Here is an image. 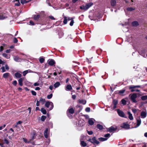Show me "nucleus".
I'll use <instances>...</instances> for the list:
<instances>
[{
  "label": "nucleus",
  "mask_w": 147,
  "mask_h": 147,
  "mask_svg": "<svg viewBox=\"0 0 147 147\" xmlns=\"http://www.w3.org/2000/svg\"><path fill=\"white\" fill-rule=\"evenodd\" d=\"M45 106L47 108H49V110H52L53 108V105L51 102L47 101L45 104Z\"/></svg>",
  "instance_id": "nucleus-1"
},
{
  "label": "nucleus",
  "mask_w": 147,
  "mask_h": 147,
  "mask_svg": "<svg viewBox=\"0 0 147 147\" xmlns=\"http://www.w3.org/2000/svg\"><path fill=\"white\" fill-rule=\"evenodd\" d=\"M146 49L144 48H142L138 51L139 54L144 57H145V53L146 52Z\"/></svg>",
  "instance_id": "nucleus-2"
},
{
  "label": "nucleus",
  "mask_w": 147,
  "mask_h": 147,
  "mask_svg": "<svg viewBox=\"0 0 147 147\" xmlns=\"http://www.w3.org/2000/svg\"><path fill=\"white\" fill-rule=\"evenodd\" d=\"M88 141L91 142L93 144H98L99 143V141L96 140V138L95 137H93L92 138H89Z\"/></svg>",
  "instance_id": "nucleus-3"
},
{
  "label": "nucleus",
  "mask_w": 147,
  "mask_h": 147,
  "mask_svg": "<svg viewBox=\"0 0 147 147\" xmlns=\"http://www.w3.org/2000/svg\"><path fill=\"white\" fill-rule=\"evenodd\" d=\"M130 96V98L133 102L134 103H136L137 102V101L136 100L137 98V94L136 93H134L132 95L130 94L129 96Z\"/></svg>",
  "instance_id": "nucleus-4"
},
{
  "label": "nucleus",
  "mask_w": 147,
  "mask_h": 147,
  "mask_svg": "<svg viewBox=\"0 0 147 147\" xmlns=\"http://www.w3.org/2000/svg\"><path fill=\"white\" fill-rule=\"evenodd\" d=\"M140 86L137 85L135 86H131L129 87V89L131 90V92H133L134 91H136V92H140V91L139 90H134V89L136 88H140Z\"/></svg>",
  "instance_id": "nucleus-5"
},
{
  "label": "nucleus",
  "mask_w": 147,
  "mask_h": 147,
  "mask_svg": "<svg viewBox=\"0 0 147 147\" xmlns=\"http://www.w3.org/2000/svg\"><path fill=\"white\" fill-rule=\"evenodd\" d=\"M117 111L119 116L122 117L126 118V117H125V113L122 111L120 110L119 109H117Z\"/></svg>",
  "instance_id": "nucleus-6"
},
{
  "label": "nucleus",
  "mask_w": 147,
  "mask_h": 147,
  "mask_svg": "<svg viewBox=\"0 0 147 147\" xmlns=\"http://www.w3.org/2000/svg\"><path fill=\"white\" fill-rule=\"evenodd\" d=\"M35 133L34 132H33L32 134V138L30 140H29V141H28L25 138H23V140L24 141L25 143H29L30 142V141L32 140H33L34 139V136L35 135Z\"/></svg>",
  "instance_id": "nucleus-7"
},
{
  "label": "nucleus",
  "mask_w": 147,
  "mask_h": 147,
  "mask_svg": "<svg viewBox=\"0 0 147 147\" xmlns=\"http://www.w3.org/2000/svg\"><path fill=\"white\" fill-rule=\"evenodd\" d=\"M85 124V122L84 120H80L76 122V125L78 127H82Z\"/></svg>",
  "instance_id": "nucleus-8"
},
{
  "label": "nucleus",
  "mask_w": 147,
  "mask_h": 147,
  "mask_svg": "<svg viewBox=\"0 0 147 147\" xmlns=\"http://www.w3.org/2000/svg\"><path fill=\"white\" fill-rule=\"evenodd\" d=\"M63 18L64 19L63 22L64 24H66L67 23V21H70L72 19H74V18H73L69 17L64 16Z\"/></svg>",
  "instance_id": "nucleus-9"
},
{
  "label": "nucleus",
  "mask_w": 147,
  "mask_h": 147,
  "mask_svg": "<svg viewBox=\"0 0 147 147\" xmlns=\"http://www.w3.org/2000/svg\"><path fill=\"white\" fill-rule=\"evenodd\" d=\"M49 134V131L48 128H46L44 132V135L45 137L46 138H48V136Z\"/></svg>",
  "instance_id": "nucleus-10"
},
{
  "label": "nucleus",
  "mask_w": 147,
  "mask_h": 147,
  "mask_svg": "<svg viewBox=\"0 0 147 147\" xmlns=\"http://www.w3.org/2000/svg\"><path fill=\"white\" fill-rule=\"evenodd\" d=\"M1 69L2 70L1 72H4L6 71L5 69L8 70L9 69V67L8 65L6 64L5 65V67L4 66L2 67L1 68Z\"/></svg>",
  "instance_id": "nucleus-11"
},
{
  "label": "nucleus",
  "mask_w": 147,
  "mask_h": 147,
  "mask_svg": "<svg viewBox=\"0 0 147 147\" xmlns=\"http://www.w3.org/2000/svg\"><path fill=\"white\" fill-rule=\"evenodd\" d=\"M113 106V109H115L117 108V105L118 104V100L116 99H113L112 101Z\"/></svg>",
  "instance_id": "nucleus-12"
},
{
  "label": "nucleus",
  "mask_w": 147,
  "mask_h": 147,
  "mask_svg": "<svg viewBox=\"0 0 147 147\" xmlns=\"http://www.w3.org/2000/svg\"><path fill=\"white\" fill-rule=\"evenodd\" d=\"M47 63L48 64L51 66L54 65L55 64V61L53 59H49Z\"/></svg>",
  "instance_id": "nucleus-13"
},
{
  "label": "nucleus",
  "mask_w": 147,
  "mask_h": 147,
  "mask_svg": "<svg viewBox=\"0 0 147 147\" xmlns=\"http://www.w3.org/2000/svg\"><path fill=\"white\" fill-rule=\"evenodd\" d=\"M7 16L3 13H0V20H3L7 18Z\"/></svg>",
  "instance_id": "nucleus-14"
},
{
  "label": "nucleus",
  "mask_w": 147,
  "mask_h": 147,
  "mask_svg": "<svg viewBox=\"0 0 147 147\" xmlns=\"http://www.w3.org/2000/svg\"><path fill=\"white\" fill-rule=\"evenodd\" d=\"M121 127L126 129H128L129 128V126L128 124H127L125 123H124Z\"/></svg>",
  "instance_id": "nucleus-15"
},
{
  "label": "nucleus",
  "mask_w": 147,
  "mask_h": 147,
  "mask_svg": "<svg viewBox=\"0 0 147 147\" xmlns=\"http://www.w3.org/2000/svg\"><path fill=\"white\" fill-rule=\"evenodd\" d=\"M94 119L93 118L90 119L88 120V123L90 125H92L94 124Z\"/></svg>",
  "instance_id": "nucleus-16"
},
{
  "label": "nucleus",
  "mask_w": 147,
  "mask_h": 147,
  "mask_svg": "<svg viewBox=\"0 0 147 147\" xmlns=\"http://www.w3.org/2000/svg\"><path fill=\"white\" fill-rule=\"evenodd\" d=\"M117 130V127L116 126L113 125L111 127V132L115 131Z\"/></svg>",
  "instance_id": "nucleus-17"
},
{
  "label": "nucleus",
  "mask_w": 147,
  "mask_h": 147,
  "mask_svg": "<svg viewBox=\"0 0 147 147\" xmlns=\"http://www.w3.org/2000/svg\"><path fill=\"white\" fill-rule=\"evenodd\" d=\"M125 90L123 89L122 90H120L119 91L118 94L121 96H123V94L125 92Z\"/></svg>",
  "instance_id": "nucleus-18"
},
{
  "label": "nucleus",
  "mask_w": 147,
  "mask_h": 147,
  "mask_svg": "<svg viewBox=\"0 0 147 147\" xmlns=\"http://www.w3.org/2000/svg\"><path fill=\"white\" fill-rule=\"evenodd\" d=\"M141 116L142 118H145L146 116V113L144 111H142L141 113Z\"/></svg>",
  "instance_id": "nucleus-19"
},
{
  "label": "nucleus",
  "mask_w": 147,
  "mask_h": 147,
  "mask_svg": "<svg viewBox=\"0 0 147 147\" xmlns=\"http://www.w3.org/2000/svg\"><path fill=\"white\" fill-rule=\"evenodd\" d=\"M13 2H15V5L19 6L20 4L19 0H14Z\"/></svg>",
  "instance_id": "nucleus-20"
},
{
  "label": "nucleus",
  "mask_w": 147,
  "mask_h": 147,
  "mask_svg": "<svg viewBox=\"0 0 147 147\" xmlns=\"http://www.w3.org/2000/svg\"><path fill=\"white\" fill-rule=\"evenodd\" d=\"M61 84L59 82H56L54 84L53 86L55 88L58 87Z\"/></svg>",
  "instance_id": "nucleus-21"
},
{
  "label": "nucleus",
  "mask_w": 147,
  "mask_h": 147,
  "mask_svg": "<svg viewBox=\"0 0 147 147\" xmlns=\"http://www.w3.org/2000/svg\"><path fill=\"white\" fill-rule=\"evenodd\" d=\"M71 89H72V87L70 85H67L65 88V90L67 91L70 90Z\"/></svg>",
  "instance_id": "nucleus-22"
},
{
  "label": "nucleus",
  "mask_w": 147,
  "mask_h": 147,
  "mask_svg": "<svg viewBox=\"0 0 147 147\" xmlns=\"http://www.w3.org/2000/svg\"><path fill=\"white\" fill-rule=\"evenodd\" d=\"M15 76L17 78H20L22 76V75L18 72H16L15 74Z\"/></svg>",
  "instance_id": "nucleus-23"
},
{
  "label": "nucleus",
  "mask_w": 147,
  "mask_h": 147,
  "mask_svg": "<svg viewBox=\"0 0 147 147\" xmlns=\"http://www.w3.org/2000/svg\"><path fill=\"white\" fill-rule=\"evenodd\" d=\"M127 113L129 115L128 117L130 120H132L133 119V117L132 114L129 111Z\"/></svg>",
  "instance_id": "nucleus-24"
},
{
  "label": "nucleus",
  "mask_w": 147,
  "mask_h": 147,
  "mask_svg": "<svg viewBox=\"0 0 147 147\" xmlns=\"http://www.w3.org/2000/svg\"><path fill=\"white\" fill-rule=\"evenodd\" d=\"M93 5V3L92 2L89 3L86 5V7L88 9L89 8L91 7Z\"/></svg>",
  "instance_id": "nucleus-25"
},
{
  "label": "nucleus",
  "mask_w": 147,
  "mask_h": 147,
  "mask_svg": "<svg viewBox=\"0 0 147 147\" xmlns=\"http://www.w3.org/2000/svg\"><path fill=\"white\" fill-rule=\"evenodd\" d=\"M3 56L6 58V59H9L10 57V55L9 54H7L5 53H3L2 54Z\"/></svg>",
  "instance_id": "nucleus-26"
},
{
  "label": "nucleus",
  "mask_w": 147,
  "mask_h": 147,
  "mask_svg": "<svg viewBox=\"0 0 147 147\" xmlns=\"http://www.w3.org/2000/svg\"><path fill=\"white\" fill-rule=\"evenodd\" d=\"M78 101L79 103L82 104L83 105H85L86 103V100L83 99H80Z\"/></svg>",
  "instance_id": "nucleus-27"
},
{
  "label": "nucleus",
  "mask_w": 147,
  "mask_h": 147,
  "mask_svg": "<svg viewBox=\"0 0 147 147\" xmlns=\"http://www.w3.org/2000/svg\"><path fill=\"white\" fill-rule=\"evenodd\" d=\"M23 80L22 78H20L18 80L19 84L21 86H22L23 85Z\"/></svg>",
  "instance_id": "nucleus-28"
},
{
  "label": "nucleus",
  "mask_w": 147,
  "mask_h": 147,
  "mask_svg": "<svg viewBox=\"0 0 147 147\" xmlns=\"http://www.w3.org/2000/svg\"><path fill=\"white\" fill-rule=\"evenodd\" d=\"M80 144L81 146L84 147L86 146L87 144L84 141H81Z\"/></svg>",
  "instance_id": "nucleus-29"
},
{
  "label": "nucleus",
  "mask_w": 147,
  "mask_h": 147,
  "mask_svg": "<svg viewBox=\"0 0 147 147\" xmlns=\"http://www.w3.org/2000/svg\"><path fill=\"white\" fill-rule=\"evenodd\" d=\"M80 8L82 10H84V11H85L87 10L86 7L85 5H82L81 6H80Z\"/></svg>",
  "instance_id": "nucleus-30"
},
{
  "label": "nucleus",
  "mask_w": 147,
  "mask_h": 147,
  "mask_svg": "<svg viewBox=\"0 0 147 147\" xmlns=\"http://www.w3.org/2000/svg\"><path fill=\"white\" fill-rule=\"evenodd\" d=\"M116 4V1L115 0H111V6H114Z\"/></svg>",
  "instance_id": "nucleus-31"
},
{
  "label": "nucleus",
  "mask_w": 147,
  "mask_h": 147,
  "mask_svg": "<svg viewBox=\"0 0 147 147\" xmlns=\"http://www.w3.org/2000/svg\"><path fill=\"white\" fill-rule=\"evenodd\" d=\"M132 25L134 26H136L139 25L137 21H134L132 23Z\"/></svg>",
  "instance_id": "nucleus-32"
},
{
  "label": "nucleus",
  "mask_w": 147,
  "mask_h": 147,
  "mask_svg": "<svg viewBox=\"0 0 147 147\" xmlns=\"http://www.w3.org/2000/svg\"><path fill=\"white\" fill-rule=\"evenodd\" d=\"M9 75V73H6L4 74L3 75V77L5 78H6L8 77Z\"/></svg>",
  "instance_id": "nucleus-33"
},
{
  "label": "nucleus",
  "mask_w": 147,
  "mask_h": 147,
  "mask_svg": "<svg viewBox=\"0 0 147 147\" xmlns=\"http://www.w3.org/2000/svg\"><path fill=\"white\" fill-rule=\"evenodd\" d=\"M42 113H43V114L45 115L47 113V111L44 108H42L40 110Z\"/></svg>",
  "instance_id": "nucleus-34"
},
{
  "label": "nucleus",
  "mask_w": 147,
  "mask_h": 147,
  "mask_svg": "<svg viewBox=\"0 0 147 147\" xmlns=\"http://www.w3.org/2000/svg\"><path fill=\"white\" fill-rule=\"evenodd\" d=\"M108 138H98V140L101 141L103 142L107 140Z\"/></svg>",
  "instance_id": "nucleus-35"
},
{
  "label": "nucleus",
  "mask_w": 147,
  "mask_h": 147,
  "mask_svg": "<svg viewBox=\"0 0 147 147\" xmlns=\"http://www.w3.org/2000/svg\"><path fill=\"white\" fill-rule=\"evenodd\" d=\"M39 101L40 102L42 103V105H43L44 104L45 101V99L42 98H40Z\"/></svg>",
  "instance_id": "nucleus-36"
},
{
  "label": "nucleus",
  "mask_w": 147,
  "mask_h": 147,
  "mask_svg": "<svg viewBox=\"0 0 147 147\" xmlns=\"http://www.w3.org/2000/svg\"><path fill=\"white\" fill-rule=\"evenodd\" d=\"M69 112L71 114H73L74 113V110L73 108H71L68 109Z\"/></svg>",
  "instance_id": "nucleus-37"
},
{
  "label": "nucleus",
  "mask_w": 147,
  "mask_h": 147,
  "mask_svg": "<svg viewBox=\"0 0 147 147\" xmlns=\"http://www.w3.org/2000/svg\"><path fill=\"white\" fill-rule=\"evenodd\" d=\"M20 59V58H19L18 56H16L14 58V60L17 62H19Z\"/></svg>",
  "instance_id": "nucleus-38"
},
{
  "label": "nucleus",
  "mask_w": 147,
  "mask_h": 147,
  "mask_svg": "<svg viewBox=\"0 0 147 147\" xmlns=\"http://www.w3.org/2000/svg\"><path fill=\"white\" fill-rule=\"evenodd\" d=\"M97 127L100 130H102L103 129V126L99 124L97 125Z\"/></svg>",
  "instance_id": "nucleus-39"
},
{
  "label": "nucleus",
  "mask_w": 147,
  "mask_h": 147,
  "mask_svg": "<svg viewBox=\"0 0 147 147\" xmlns=\"http://www.w3.org/2000/svg\"><path fill=\"white\" fill-rule=\"evenodd\" d=\"M141 120L140 119H139L137 120V127L139 126L141 124Z\"/></svg>",
  "instance_id": "nucleus-40"
},
{
  "label": "nucleus",
  "mask_w": 147,
  "mask_h": 147,
  "mask_svg": "<svg viewBox=\"0 0 147 147\" xmlns=\"http://www.w3.org/2000/svg\"><path fill=\"white\" fill-rule=\"evenodd\" d=\"M46 118V116L44 115H42L41 117V120L42 121H45Z\"/></svg>",
  "instance_id": "nucleus-41"
},
{
  "label": "nucleus",
  "mask_w": 147,
  "mask_h": 147,
  "mask_svg": "<svg viewBox=\"0 0 147 147\" xmlns=\"http://www.w3.org/2000/svg\"><path fill=\"white\" fill-rule=\"evenodd\" d=\"M121 102L122 104L124 105H126L127 103L126 101L124 99H122L121 100Z\"/></svg>",
  "instance_id": "nucleus-42"
},
{
  "label": "nucleus",
  "mask_w": 147,
  "mask_h": 147,
  "mask_svg": "<svg viewBox=\"0 0 147 147\" xmlns=\"http://www.w3.org/2000/svg\"><path fill=\"white\" fill-rule=\"evenodd\" d=\"M127 10L128 11H131L135 9V8H134L131 7H128L127 9Z\"/></svg>",
  "instance_id": "nucleus-43"
},
{
  "label": "nucleus",
  "mask_w": 147,
  "mask_h": 147,
  "mask_svg": "<svg viewBox=\"0 0 147 147\" xmlns=\"http://www.w3.org/2000/svg\"><path fill=\"white\" fill-rule=\"evenodd\" d=\"M141 99L142 100H145L147 99V95L143 96L141 97Z\"/></svg>",
  "instance_id": "nucleus-44"
},
{
  "label": "nucleus",
  "mask_w": 147,
  "mask_h": 147,
  "mask_svg": "<svg viewBox=\"0 0 147 147\" xmlns=\"http://www.w3.org/2000/svg\"><path fill=\"white\" fill-rule=\"evenodd\" d=\"M40 17L39 15H35L34 17V18L35 20H38Z\"/></svg>",
  "instance_id": "nucleus-45"
},
{
  "label": "nucleus",
  "mask_w": 147,
  "mask_h": 147,
  "mask_svg": "<svg viewBox=\"0 0 147 147\" xmlns=\"http://www.w3.org/2000/svg\"><path fill=\"white\" fill-rule=\"evenodd\" d=\"M29 1H27L26 0H21V3L22 4H24L29 2Z\"/></svg>",
  "instance_id": "nucleus-46"
},
{
  "label": "nucleus",
  "mask_w": 147,
  "mask_h": 147,
  "mask_svg": "<svg viewBox=\"0 0 147 147\" xmlns=\"http://www.w3.org/2000/svg\"><path fill=\"white\" fill-rule=\"evenodd\" d=\"M22 123V121H19L15 125V127H18V124H20Z\"/></svg>",
  "instance_id": "nucleus-47"
},
{
  "label": "nucleus",
  "mask_w": 147,
  "mask_h": 147,
  "mask_svg": "<svg viewBox=\"0 0 147 147\" xmlns=\"http://www.w3.org/2000/svg\"><path fill=\"white\" fill-rule=\"evenodd\" d=\"M45 61V59L42 58H40L39 59V61L41 63H43Z\"/></svg>",
  "instance_id": "nucleus-48"
},
{
  "label": "nucleus",
  "mask_w": 147,
  "mask_h": 147,
  "mask_svg": "<svg viewBox=\"0 0 147 147\" xmlns=\"http://www.w3.org/2000/svg\"><path fill=\"white\" fill-rule=\"evenodd\" d=\"M52 96L53 94H50L47 95V98L48 99H50L52 98Z\"/></svg>",
  "instance_id": "nucleus-49"
},
{
  "label": "nucleus",
  "mask_w": 147,
  "mask_h": 147,
  "mask_svg": "<svg viewBox=\"0 0 147 147\" xmlns=\"http://www.w3.org/2000/svg\"><path fill=\"white\" fill-rule=\"evenodd\" d=\"M74 23V20H73V19H72L71 20V21L69 24V25L70 26H72L73 25V24Z\"/></svg>",
  "instance_id": "nucleus-50"
},
{
  "label": "nucleus",
  "mask_w": 147,
  "mask_h": 147,
  "mask_svg": "<svg viewBox=\"0 0 147 147\" xmlns=\"http://www.w3.org/2000/svg\"><path fill=\"white\" fill-rule=\"evenodd\" d=\"M4 143H5L6 144H8L9 143V142L8 140H7L6 139H4Z\"/></svg>",
  "instance_id": "nucleus-51"
},
{
  "label": "nucleus",
  "mask_w": 147,
  "mask_h": 147,
  "mask_svg": "<svg viewBox=\"0 0 147 147\" xmlns=\"http://www.w3.org/2000/svg\"><path fill=\"white\" fill-rule=\"evenodd\" d=\"M18 40L16 38H14L13 40V42L14 43H17L18 42Z\"/></svg>",
  "instance_id": "nucleus-52"
},
{
  "label": "nucleus",
  "mask_w": 147,
  "mask_h": 147,
  "mask_svg": "<svg viewBox=\"0 0 147 147\" xmlns=\"http://www.w3.org/2000/svg\"><path fill=\"white\" fill-rule=\"evenodd\" d=\"M28 73V71L26 70L24 71L23 72V76H25V75Z\"/></svg>",
  "instance_id": "nucleus-53"
},
{
  "label": "nucleus",
  "mask_w": 147,
  "mask_h": 147,
  "mask_svg": "<svg viewBox=\"0 0 147 147\" xmlns=\"http://www.w3.org/2000/svg\"><path fill=\"white\" fill-rule=\"evenodd\" d=\"M31 92L33 95L36 96V92L32 90Z\"/></svg>",
  "instance_id": "nucleus-54"
},
{
  "label": "nucleus",
  "mask_w": 147,
  "mask_h": 147,
  "mask_svg": "<svg viewBox=\"0 0 147 147\" xmlns=\"http://www.w3.org/2000/svg\"><path fill=\"white\" fill-rule=\"evenodd\" d=\"M5 63V62L4 61L0 59V64L4 65Z\"/></svg>",
  "instance_id": "nucleus-55"
},
{
  "label": "nucleus",
  "mask_w": 147,
  "mask_h": 147,
  "mask_svg": "<svg viewBox=\"0 0 147 147\" xmlns=\"http://www.w3.org/2000/svg\"><path fill=\"white\" fill-rule=\"evenodd\" d=\"M85 111L87 112H89L90 111V109L89 107H87L85 109Z\"/></svg>",
  "instance_id": "nucleus-56"
},
{
  "label": "nucleus",
  "mask_w": 147,
  "mask_h": 147,
  "mask_svg": "<svg viewBox=\"0 0 147 147\" xmlns=\"http://www.w3.org/2000/svg\"><path fill=\"white\" fill-rule=\"evenodd\" d=\"M39 84H40L38 82H36L34 84V85L35 86H38Z\"/></svg>",
  "instance_id": "nucleus-57"
},
{
  "label": "nucleus",
  "mask_w": 147,
  "mask_h": 147,
  "mask_svg": "<svg viewBox=\"0 0 147 147\" xmlns=\"http://www.w3.org/2000/svg\"><path fill=\"white\" fill-rule=\"evenodd\" d=\"M138 110L136 109H132V112L134 113H136V112H137V111Z\"/></svg>",
  "instance_id": "nucleus-58"
},
{
  "label": "nucleus",
  "mask_w": 147,
  "mask_h": 147,
  "mask_svg": "<svg viewBox=\"0 0 147 147\" xmlns=\"http://www.w3.org/2000/svg\"><path fill=\"white\" fill-rule=\"evenodd\" d=\"M12 84H13V85L16 86L17 84V81L16 80L14 81L12 83Z\"/></svg>",
  "instance_id": "nucleus-59"
},
{
  "label": "nucleus",
  "mask_w": 147,
  "mask_h": 147,
  "mask_svg": "<svg viewBox=\"0 0 147 147\" xmlns=\"http://www.w3.org/2000/svg\"><path fill=\"white\" fill-rule=\"evenodd\" d=\"M110 134H106L105 135L104 137H105V138H109V137Z\"/></svg>",
  "instance_id": "nucleus-60"
},
{
  "label": "nucleus",
  "mask_w": 147,
  "mask_h": 147,
  "mask_svg": "<svg viewBox=\"0 0 147 147\" xmlns=\"http://www.w3.org/2000/svg\"><path fill=\"white\" fill-rule=\"evenodd\" d=\"M5 126L6 125L4 124L3 126H0V130H1L4 128L5 127Z\"/></svg>",
  "instance_id": "nucleus-61"
},
{
  "label": "nucleus",
  "mask_w": 147,
  "mask_h": 147,
  "mask_svg": "<svg viewBox=\"0 0 147 147\" xmlns=\"http://www.w3.org/2000/svg\"><path fill=\"white\" fill-rule=\"evenodd\" d=\"M93 132L91 131H88V133L90 135H92L93 134Z\"/></svg>",
  "instance_id": "nucleus-62"
},
{
  "label": "nucleus",
  "mask_w": 147,
  "mask_h": 147,
  "mask_svg": "<svg viewBox=\"0 0 147 147\" xmlns=\"http://www.w3.org/2000/svg\"><path fill=\"white\" fill-rule=\"evenodd\" d=\"M29 23L30 25H34V23L32 21H30L29 22Z\"/></svg>",
  "instance_id": "nucleus-63"
},
{
  "label": "nucleus",
  "mask_w": 147,
  "mask_h": 147,
  "mask_svg": "<svg viewBox=\"0 0 147 147\" xmlns=\"http://www.w3.org/2000/svg\"><path fill=\"white\" fill-rule=\"evenodd\" d=\"M3 49V46H1L0 47V52L2 51Z\"/></svg>",
  "instance_id": "nucleus-64"
}]
</instances>
